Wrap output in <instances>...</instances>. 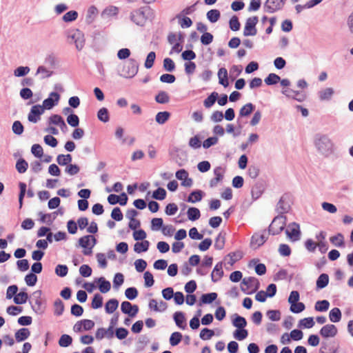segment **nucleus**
Wrapping results in <instances>:
<instances>
[{
	"instance_id": "obj_49",
	"label": "nucleus",
	"mask_w": 353,
	"mask_h": 353,
	"mask_svg": "<svg viewBox=\"0 0 353 353\" xmlns=\"http://www.w3.org/2000/svg\"><path fill=\"white\" fill-rule=\"evenodd\" d=\"M28 168V164L25 159H19V160H17L16 163V169L19 173L22 174L26 172Z\"/></svg>"
},
{
	"instance_id": "obj_28",
	"label": "nucleus",
	"mask_w": 353,
	"mask_h": 353,
	"mask_svg": "<svg viewBox=\"0 0 353 353\" xmlns=\"http://www.w3.org/2000/svg\"><path fill=\"white\" fill-rule=\"evenodd\" d=\"M219 82L223 86L228 87L229 82L228 80V71L225 68H221L218 72Z\"/></svg>"
},
{
	"instance_id": "obj_63",
	"label": "nucleus",
	"mask_w": 353,
	"mask_h": 353,
	"mask_svg": "<svg viewBox=\"0 0 353 353\" xmlns=\"http://www.w3.org/2000/svg\"><path fill=\"white\" fill-rule=\"evenodd\" d=\"M68 268L66 265H57L55 268V273L60 277H64L67 275Z\"/></svg>"
},
{
	"instance_id": "obj_31",
	"label": "nucleus",
	"mask_w": 353,
	"mask_h": 353,
	"mask_svg": "<svg viewBox=\"0 0 353 353\" xmlns=\"http://www.w3.org/2000/svg\"><path fill=\"white\" fill-rule=\"evenodd\" d=\"M119 306V301L115 299H110L105 305V310L108 314L113 313Z\"/></svg>"
},
{
	"instance_id": "obj_52",
	"label": "nucleus",
	"mask_w": 353,
	"mask_h": 353,
	"mask_svg": "<svg viewBox=\"0 0 353 353\" xmlns=\"http://www.w3.org/2000/svg\"><path fill=\"white\" fill-rule=\"evenodd\" d=\"M103 305V297L100 294H95L92 301L91 306L93 309L100 308Z\"/></svg>"
},
{
	"instance_id": "obj_8",
	"label": "nucleus",
	"mask_w": 353,
	"mask_h": 353,
	"mask_svg": "<svg viewBox=\"0 0 353 353\" xmlns=\"http://www.w3.org/2000/svg\"><path fill=\"white\" fill-rule=\"evenodd\" d=\"M268 232H267L266 230H264L261 232L254 233L251 238V247L254 249L259 248L268 240Z\"/></svg>"
},
{
	"instance_id": "obj_40",
	"label": "nucleus",
	"mask_w": 353,
	"mask_h": 353,
	"mask_svg": "<svg viewBox=\"0 0 353 353\" xmlns=\"http://www.w3.org/2000/svg\"><path fill=\"white\" fill-rule=\"evenodd\" d=\"M150 243L148 241H143L142 242H137L134 245V250L137 253L148 251Z\"/></svg>"
},
{
	"instance_id": "obj_12",
	"label": "nucleus",
	"mask_w": 353,
	"mask_h": 353,
	"mask_svg": "<svg viewBox=\"0 0 353 353\" xmlns=\"http://www.w3.org/2000/svg\"><path fill=\"white\" fill-rule=\"evenodd\" d=\"M337 333V327L333 324H326L319 331V334L324 339L333 338Z\"/></svg>"
},
{
	"instance_id": "obj_44",
	"label": "nucleus",
	"mask_w": 353,
	"mask_h": 353,
	"mask_svg": "<svg viewBox=\"0 0 353 353\" xmlns=\"http://www.w3.org/2000/svg\"><path fill=\"white\" fill-rule=\"evenodd\" d=\"M254 108H255V106L252 103H248L245 104V105H243L240 109L239 115L241 117H247V116L250 115L253 112V110H254Z\"/></svg>"
},
{
	"instance_id": "obj_61",
	"label": "nucleus",
	"mask_w": 353,
	"mask_h": 353,
	"mask_svg": "<svg viewBox=\"0 0 353 353\" xmlns=\"http://www.w3.org/2000/svg\"><path fill=\"white\" fill-rule=\"evenodd\" d=\"M54 314L57 316H60L63 314L64 310V305L61 300L57 299L55 301L54 303Z\"/></svg>"
},
{
	"instance_id": "obj_25",
	"label": "nucleus",
	"mask_w": 353,
	"mask_h": 353,
	"mask_svg": "<svg viewBox=\"0 0 353 353\" xmlns=\"http://www.w3.org/2000/svg\"><path fill=\"white\" fill-rule=\"evenodd\" d=\"M53 73V71L48 70L46 67L39 65L37 68L36 75H39V79L42 80L50 77Z\"/></svg>"
},
{
	"instance_id": "obj_54",
	"label": "nucleus",
	"mask_w": 353,
	"mask_h": 353,
	"mask_svg": "<svg viewBox=\"0 0 353 353\" xmlns=\"http://www.w3.org/2000/svg\"><path fill=\"white\" fill-rule=\"evenodd\" d=\"M214 335V332L212 330L205 327L201 330L199 336L203 340H209Z\"/></svg>"
},
{
	"instance_id": "obj_7",
	"label": "nucleus",
	"mask_w": 353,
	"mask_h": 353,
	"mask_svg": "<svg viewBox=\"0 0 353 353\" xmlns=\"http://www.w3.org/2000/svg\"><path fill=\"white\" fill-rule=\"evenodd\" d=\"M258 22L259 18L256 16L248 18L243 29V36H255L257 34L256 26Z\"/></svg>"
},
{
	"instance_id": "obj_5",
	"label": "nucleus",
	"mask_w": 353,
	"mask_h": 353,
	"mask_svg": "<svg viewBox=\"0 0 353 353\" xmlns=\"http://www.w3.org/2000/svg\"><path fill=\"white\" fill-rule=\"evenodd\" d=\"M260 283L255 277H245L241 284V290L246 294H251L259 288Z\"/></svg>"
},
{
	"instance_id": "obj_41",
	"label": "nucleus",
	"mask_w": 353,
	"mask_h": 353,
	"mask_svg": "<svg viewBox=\"0 0 353 353\" xmlns=\"http://www.w3.org/2000/svg\"><path fill=\"white\" fill-rule=\"evenodd\" d=\"M72 160V156L68 154H59L57 157V162L60 165H68Z\"/></svg>"
},
{
	"instance_id": "obj_51",
	"label": "nucleus",
	"mask_w": 353,
	"mask_h": 353,
	"mask_svg": "<svg viewBox=\"0 0 353 353\" xmlns=\"http://www.w3.org/2000/svg\"><path fill=\"white\" fill-rule=\"evenodd\" d=\"M78 17V12L75 10H70L63 16V21L68 23L75 21Z\"/></svg>"
},
{
	"instance_id": "obj_60",
	"label": "nucleus",
	"mask_w": 353,
	"mask_h": 353,
	"mask_svg": "<svg viewBox=\"0 0 353 353\" xmlns=\"http://www.w3.org/2000/svg\"><path fill=\"white\" fill-rule=\"evenodd\" d=\"M155 59H156V54L154 52H150V53H148V54L146 57L145 63H144L145 67L147 69L151 68L154 65Z\"/></svg>"
},
{
	"instance_id": "obj_18",
	"label": "nucleus",
	"mask_w": 353,
	"mask_h": 353,
	"mask_svg": "<svg viewBox=\"0 0 353 353\" xmlns=\"http://www.w3.org/2000/svg\"><path fill=\"white\" fill-rule=\"evenodd\" d=\"M97 243V239L92 235H85L79 239V246L87 249L90 246L94 247Z\"/></svg>"
},
{
	"instance_id": "obj_55",
	"label": "nucleus",
	"mask_w": 353,
	"mask_h": 353,
	"mask_svg": "<svg viewBox=\"0 0 353 353\" xmlns=\"http://www.w3.org/2000/svg\"><path fill=\"white\" fill-rule=\"evenodd\" d=\"M182 334L179 332H173L170 337V343L172 346L177 345L182 339Z\"/></svg>"
},
{
	"instance_id": "obj_53",
	"label": "nucleus",
	"mask_w": 353,
	"mask_h": 353,
	"mask_svg": "<svg viewBox=\"0 0 353 353\" xmlns=\"http://www.w3.org/2000/svg\"><path fill=\"white\" fill-rule=\"evenodd\" d=\"M305 308V304L302 302L298 301L296 303L290 304V310L294 314H299L303 312Z\"/></svg>"
},
{
	"instance_id": "obj_37",
	"label": "nucleus",
	"mask_w": 353,
	"mask_h": 353,
	"mask_svg": "<svg viewBox=\"0 0 353 353\" xmlns=\"http://www.w3.org/2000/svg\"><path fill=\"white\" fill-rule=\"evenodd\" d=\"M187 215L189 220L194 221L200 218L201 212L198 208L190 207L187 211Z\"/></svg>"
},
{
	"instance_id": "obj_35",
	"label": "nucleus",
	"mask_w": 353,
	"mask_h": 353,
	"mask_svg": "<svg viewBox=\"0 0 353 353\" xmlns=\"http://www.w3.org/2000/svg\"><path fill=\"white\" fill-rule=\"evenodd\" d=\"M329 283V276L323 273L320 274V276L318 277L316 280V288L317 289H323L325 288Z\"/></svg>"
},
{
	"instance_id": "obj_22",
	"label": "nucleus",
	"mask_w": 353,
	"mask_h": 353,
	"mask_svg": "<svg viewBox=\"0 0 353 353\" xmlns=\"http://www.w3.org/2000/svg\"><path fill=\"white\" fill-rule=\"evenodd\" d=\"M223 276V263L222 262L218 263L214 268L211 274L212 282H217Z\"/></svg>"
},
{
	"instance_id": "obj_17",
	"label": "nucleus",
	"mask_w": 353,
	"mask_h": 353,
	"mask_svg": "<svg viewBox=\"0 0 353 353\" xmlns=\"http://www.w3.org/2000/svg\"><path fill=\"white\" fill-rule=\"evenodd\" d=\"M33 299H34V303L30 302V304L32 305V310L36 312L41 314L43 312L44 308L42 306L41 304V290H37L33 292L32 294Z\"/></svg>"
},
{
	"instance_id": "obj_24",
	"label": "nucleus",
	"mask_w": 353,
	"mask_h": 353,
	"mask_svg": "<svg viewBox=\"0 0 353 353\" xmlns=\"http://www.w3.org/2000/svg\"><path fill=\"white\" fill-rule=\"evenodd\" d=\"M342 314L339 307L332 308L329 312V319L332 323H338L341 320Z\"/></svg>"
},
{
	"instance_id": "obj_46",
	"label": "nucleus",
	"mask_w": 353,
	"mask_h": 353,
	"mask_svg": "<svg viewBox=\"0 0 353 353\" xmlns=\"http://www.w3.org/2000/svg\"><path fill=\"white\" fill-rule=\"evenodd\" d=\"M170 116V112L167 111L159 112L157 114L155 120L159 124L163 125L168 120Z\"/></svg>"
},
{
	"instance_id": "obj_34",
	"label": "nucleus",
	"mask_w": 353,
	"mask_h": 353,
	"mask_svg": "<svg viewBox=\"0 0 353 353\" xmlns=\"http://www.w3.org/2000/svg\"><path fill=\"white\" fill-rule=\"evenodd\" d=\"M203 194V192L200 190H194L188 196L187 201L189 203L199 202L201 201Z\"/></svg>"
},
{
	"instance_id": "obj_38",
	"label": "nucleus",
	"mask_w": 353,
	"mask_h": 353,
	"mask_svg": "<svg viewBox=\"0 0 353 353\" xmlns=\"http://www.w3.org/2000/svg\"><path fill=\"white\" fill-rule=\"evenodd\" d=\"M207 19L211 23H216L221 17V13L219 10L212 9L206 14Z\"/></svg>"
},
{
	"instance_id": "obj_50",
	"label": "nucleus",
	"mask_w": 353,
	"mask_h": 353,
	"mask_svg": "<svg viewBox=\"0 0 353 353\" xmlns=\"http://www.w3.org/2000/svg\"><path fill=\"white\" fill-rule=\"evenodd\" d=\"M72 337L68 334H63L60 337L59 340V345L61 347H68L70 345L72 344Z\"/></svg>"
},
{
	"instance_id": "obj_59",
	"label": "nucleus",
	"mask_w": 353,
	"mask_h": 353,
	"mask_svg": "<svg viewBox=\"0 0 353 353\" xmlns=\"http://www.w3.org/2000/svg\"><path fill=\"white\" fill-rule=\"evenodd\" d=\"M30 70V69L28 66H19L14 70V74L17 77H24L29 73Z\"/></svg>"
},
{
	"instance_id": "obj_32",
	"label": "nucleus",
	"mask_w": 353,
	"mask_h": 353,
	"mask_svg": "<svg viewBox=\"0 0 353 353\" xmlns=\"http://www.w3.org/2000/svg\"><path fill=\"white\" fill-rule=\"evenodd\" d=\"M330 305V302L327 300L318 301L315 303L314 310L316 312H325L328 310Z\"/></svg>"
},
{
	"instance_id": "obj_27",
	"label": "nucleus",
	"mask_w": 353,
	"mask_h": 353,
	"mask_svg": "<svg viewBox=\"0 0 353 353\" xmlns=\"http://www.w3.org/2000/svg\"><path fill=\"white\" fill-rule=\"evenodd\" d=\"M30 335L28 328H21L15 332V339L17 342H21L27 339Z\"/></svg>"
},
{
	"instance_id": "obj_42",
	"label": "nucleus",
	"mask_w": 353,
	"mask_h": 353,
	"mask_svg": "<svg viewBox=\"0 0 353 353\" xmlns=\"http://www.w3.org/2000/svg\"><path fill=\"white\" fill-rule=\"evenodd\" d=\"M97 118L99 121L107 123L110 120L108 110L106 108H101L97 112Z\"/></svg>"
},
{
	"instance_id": "obj_16",
	"label": "nucleus",
	"mask_w": 353,
	"mask_h": 353,
	"mask_svg": "<svg viewBox=\"0 0 353 353\" xmlns=\"http://www.w3.org/2000/svg\"><path fill=\"white\" fill-rule=\"evenodd\" d=\"M213 172L214 177L212 178L209 182V185L211 188L216 187L219 183L223 181L224 170L222 167L218 166L214 169Z\"/></svg>"
},
{
	"instance_id": "obj_21",
	"label": "nucleus",
	"mask_w": 353,
	"mask_h": 353,
	"mask_svg": "<svg viewBox=\"0 0 353 353\" xmlns=\"http://www.w3.org/2000/svg\"><path fill=\"white\" fill-rule=\"evenodd\" d=\"M174 321L178 327L185 330L187 327L185 314L182 312H176L173 315Z\"/></svg>"
},
{
	"instance_id": "obj_14",
	"label": "nucleus",
	"mask_w": 353,
	"mask_h": 353,
	"mask_svg": "<svg viewBox=\"0 0 353 353\" xmlns=\"http://www.w3.org/2000/svg\"><path fill=\"white\" fill-rule=\"evenodd\" d=\"M175 176L177 179L181 181V185L184 187H191L193 183V181L189 177L188 172L184 170L181 169L176 171Z\"/></svg>"
},
{
	"instance_id": "obj_23",
	"label": "nucleus",
	"mask_w": 353,
	"mask_h": 353,
	"mask_svg": "<svg viewBox=\"0 0 353 353\" xmlns=\"http://www.w3.org/2000/svg\"><path fill=\"white\" fill-rule=\"evenodd\" d=\"M334 93V89L332 88H326L321 90L318 92V97L320 101H330Z\"/></svg>"
},
{
	"instance_id": "obj_64",
	"label": "nucleus",
	"mask_w": 353,
	"mask_h": 353,
	"mask_svg": "<svg viewBox=\"0 0 353 353\" xmlns=\"http://www.w3.org/2000/svg\"><path fill=\"white\" fill-rule=\"evenodd\" d=\"M125 295L127 299L134 300L138 295V290L134 287H130L125 290Z\"/></svg>"
},
{
	"instance_id": "obj_15",
	"label": "nucleus",
	"mask_w": 353,
	"mask_h": 353,
	"mask_svg": "<svg viewBox=\"0 0 353 353\" xmlns=\"http://www.w3.org/2000/svg\"><path fill=\"white\" fill-rule=\"evenodd\" d=\"M121 310L123 313L134 317L139 312V307L137 305H132L131 303L125 301L121 303Z\"/></svg>"
},
{
	"instance_id": "obj_20",
	"label": "nucleus",
	"mask_w": 353,
	"mask_h": 353,
	"mask_svg": "<svg viewBox=\"0 0 353 353\" xmlns=\"http://www.w3.org/2000/svg\"><path fill=\"white\" fill-rule=\"evenodd\" d=\"M49 124H53L59 126L62 131L67 128V125L63 117L59 114H52L49 117Z\"/></svg>"
},
{
	"instance_id": "obj_39",
	"label": "nucleus",
	"mask_w": 353,
	"mask_h": 353,
	"mask_svg": "<svg viewBox=\"0 0 353 353\" xmlns=\"http://www.w3.org/2000/svg\"><path fill=\"white\" fill-rule=\"evenodd\" d=\"M118 11L119 9L117 7L110 6L103 10V11L101 12V17L103 18L113 17L118 14Z\"/></svg>"
},
{
	"instance_id": "obj_4",
	"label": "nucleus",
	"mask_w": 353,
	"mask_h": 353,
	"mask_svg": "<svg viewBox=\"0 0 353 353\" xmlns=\"http://www.w3.org/2000/svg\"><path fill=\"white\" fill-rule=\"evenodd\" d=\"M139 63L134 59H129L123 65L121 76L124 78H132L138 72Z\"/></svg>"
},
{
	"instance_id": "obj_62",
	"label": "nucleus",
	"mask_w": 353,
	"mask_h": 353,
	"mask_svg": "<svg viewBox=\"0 0 353 353\" xmlns=\"http://www.w3.org/2000/svg\"><path fill=\"white\" fill-rule=\"evenodd\" d=\"M225 245V234H223L221 232L219 234L217 237L216 238L214 243V248L216 250H222Z\"/></svg>"
},
{
	"instance_id": "obj_3",
	"label": "nucleus",
	"mask_w": 353,
	"mask_h": 353,
	"mask_svg": "<svg viewBox=\"0 0 353 353\" xmlns=\"http://www.w3.org/2000/svg\"><path fill=\"white\" fill-rule=\"evenodd\" d=\"M286 225V216L285 215L276 216L268 227V234L277 235L280 234Z\"/></svg>"
},
{
	"instance_id": "obj_43",
	"label": "nucleus",
	"mask_w": 353,
	"mask_h": 353,
	"mask_svg": "<svg viewBox=\"0 0 353 353\" xmlns=\"http://www.w3.org/2000/svg\"><path fill=\"white\" fill-rule=\"evenodd\" d=\"M315 323L312 317H307L302 319L299 322V327L302 328H312Z\"/></svg>"
},
{
	"instance_id": "obj_45",
	"label": "nucleus",
	"mask_w": 353,
	"mask_h": 353,
	"mask_svg": "<svg viewBox=\"0 0 353 353\" xmlns=\"http://www.w3.org/2000/svg\"><path fill=\"white\" fill-rule=\"evenodd\" d=\"M28 299V294L26 292H20L14 296V302L17 305L26 303Z\"/></svg>"
},
{
	"instance_id": "obj_1",
	"label": "nucleus",
	"mask_w": 353,
	"mask_h": 353,
	"mask_svg": "<svg viewBox=\"0 0 353 353\" xmlns=\"http://www.w3.org/2000/svg\"><path fill=\"white\" fill-rule=\"evenodd\" d=\"M154 18V11L150 6L141 7L131 12L130 19L137 26H144L148 20Z\"/></svg>"
},
{
	"instance_id": "obj_9",
	"label": "nucleus",
	"mask_w": 353,
	"mask_h": 353,
	"mask_svg": "<svg viewBox=\"0 0 353 353\" xmlns=\"http://www.w3.org/2000/svg\"><path fill=\"white\" fill-rule=\"evenodd\" d=\"M285 234L292 241H299L301 237L299 225L295 222L290 223L285 230Z\"/></svg>"
},
{
	"instance_id": "obj_47",
	"label": "nucleus",
	"mask_w": 353,
	"mask_h": 353,
	"mask_svg": "<svg viewBox=\"0 0 353 353\" xmlns=\"http://www.w3.org/2000/svg\"><path fill=\"white\" fill-rule=\"evenodd\" d=\"M155 100L157 103L165 104L169 102L170 97L165 91H160L155 97Z\"/></svg>"
},
{
	"instance_id": "obj_56",
	"label": "nucleus",
	"mask_w": 353,
	"mask_h": 353,
	"mask_svg": "<svg viewBox=\"0 0 353 353\" xmlns=\"http://www.w3.org/2000/svg\"><path fill=\"white\" fill-rule=\"evenodd\" d=\"M166 196V191L163 188H158L152 193V197L157 200H163Z\"/></svg>"
},
{
	"instance_id": "obj_2",
	"label": "nucleus",
	"mask_w": 353,
	"mask_h": 353,
	"mask_svg": "<svg viewBox=\"0 0 353 353\" xmlns=\"http://www.w3.org/2000/svg\"><path fill=\"white\" fill-rule=\"evenodd\" d=\"M314 145L318 152L325 157H328L334 152V143L326 135H316Z\"/></svg>"
},
{
	"instance_id": "obj_30",
	"label": "nucleus",
	"mask_w": 353,
	"mask_h": 353,
	"mask_svg": "<svg viewBox=\"0 0 353 353\" xmlns=\"http://www.w3.org/2000/svg\"><path fill=\"white\" fill-rule=\"evenodd\" d=\"M232 325L239 329L244 328L247 325V321L244 317L235 314L232 319Z\"/></svg>"
},
{
	"instance_id": "obj_57",
	"label": "nucleus",
	"mask_w": 353,
	"mask_h": 353,
	"mask_svg": "<svg viewBox=\"0 0 353 353\" xmlns=\"http://www.w3.org/2000/svg\"><path fill=\"white\" fill-rule=\"evenodd\" d=\"M248 336V332L244 328H238L234 332V337L239 341L245 339Z\"/></svg>"
},
{
	"instance_id": "obj_6",
	"label": "nucleus",
	"mask_w": 353,
	"mask_h": 353,
	"mask_svg": "<svg viewBox=\"0 0 353 353\" xmlns=\"http://www.w3.org/2000/svg\"><path fill=\"white\" fill-rule=\"evenodd\" d=\"M287 0H266L263 9L264 11L269 14H272L281 10Z\"/></svg>"
},
{
	"instance_id": "obj_13",
	"label": "nucleus",
	"mask_w": 353,
	"mask_h": 353,
	"mask_svg": "<svg viewBox=\"0 0 353 353\" xmlns=\"http://www.w3.org/2000/svg\"><path fill=\"white\" fill-rule=\"evenodd\" d=\"M60 95L56 92H52L50 93L48 97L43 101V105L41 106L43 110L52 109L59 101Z\"/></svg>"
},
{
	"instance_id": "obj_58",
	"label": "nucleus",
	"mask_w": 353,
	"mask_h": 353,
	"mask_svg": "<svg viewBox=\"0 0 353 353\" xmlns=\"http://www.w3.org/2000/svg\"><path fill=\"white\" fill-rule=\"evenodd\" d=\"M188 145L190 148L196 150L199 149L201 146V141L198 135H195L189 140Z\"/></svg>"
},
{
	"instance_id": "obj_36",
	"label": "nucleus",
	"mask_w": 353,
	"mask_h": 353,
	"mask_svg": "<svg viewBox=\"0 0 353 353\" xmlns=\"http://www.w3.org/2000/svg\"><path fill=\"white\" fill-rule=\"evenodd\" d=\"M217 298V294L216 292H210L203 294L201 297V303L203 304H210L212 303L214 301H215Z\"/></svg>"
},
{
	"instance_id": "obj_48",
	"label": "nucleus",
	"mask_w": 353,
	"mask_h": 353,
	"mask_svg": "<svg viewBox=\"0 0 353 353\" xmlns=\"http://www.w3.org/2000/svg\"><path fill=\"white\" fill-rule=\"evenodd\" d=\"M268 85H273L280 81V77L274 73H270L264 80Z\"/></svg>"
},
{
	"instance_id": "obj_26",
	"label": "nucleus",
	"mask_w": 353,
	"mask_h": 353,
	"mask_svg": "<svg viewBox=\"0 0 353 353\" xmlns=\"http://www.w3.org/2000/svg\"><path fill=\"white\" fill-rule=\"evenodd\" d=\"M264 187L262 183H257L252 188L251 194L254 200L258 199L263 193Z\"/></svg>"
},
{
	"instance_id": "obj_33",
	"label": "nucleus",
	"mask_w": 353,
	"mask_h": 353,
	"mask_svg": "<svg viewBox=\"0 0 353 353\" xmlns=\"http://www.w3.org/2000/svg\"><path fill=\"white\" fill-rule=\"evenodd\" d=\"M219 94L216 92H212L204 101L203 105L206 108H211L216 101Z\"/></svg>"
},
{
	"instance_id": "obj_29",
	"label": "nucleus",
	"mask_w": 353,
	"mask_h": 353,
	"mask_svg": "<svg viewBox=\"0 0 353 353\" xmlns=\"http://www.w3.org/2000/svg\"><path fill=\"white\" fill-rule=\"evenodd\" d=\"M99 283V289L101 293H107L111 288L110 281L105 280L104 277H100L97 279Z\"/></svg>"
},
{
	"instance_id": "obj_10",
	"label": "nucleus",
	"mask_w": 353,
	"mask_h": 353,
	"mask_svg": "<svg viewBox=\"0 0 353 353\" xmlns=\"http://www.w3.org/2000/svg\"><path fill=\"white\" fill-rule=\"evenodd\" d=\"M290 210V205L288 201V197L287 195H283L279 201H278L275 210L279 215H283L284 214L289 212Z\"/></svg>"
},
{
	"instance_id": "obj_11",
	"label": "nucleus",
	"mask_w": 353,
	"mask_h": 353,
	"mask_svg": "<svg viewBox=\"0 0 353 353\" xmlns=\"http://www.w3.org/2000/svg\"><path fill=\"white\" fill-rule=\"evenodd\" d=\"M44 112L43 108L40 105H33L28 115V119L30 122L36 123L40 120V116Z\"/></svg>"
},
{
	"instance_id": "obj_19",
	"label": "nucleus",
	"mask_w": 353,
	"mask_h": 353,
	"mask_svg": "<svg viewBox=\"0 0 353 353\" xmlns=\"http://www.w3.org/2000/svg\"><path fill=\"white\" fill-rule=\"evenodd\" d=\"M69 38L74 41L76 48L78 50H81L83 48L85 39L83 34L79 30H77L73 34L70 36Z\"/></svg>"
}]
</instances>
